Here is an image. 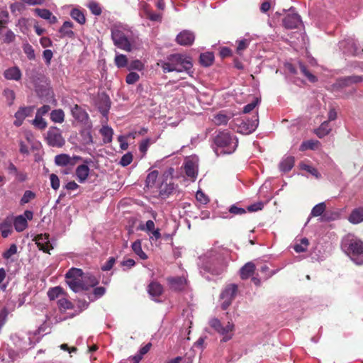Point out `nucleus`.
Masks as SVG:
<instances>
[{
  "mask_svg": "<svg viewBox=\"0 0 363 363\" xmlns=\"http://www.w3.org/2000/svg\"><path fill=\"white\" fill-rule=\"evenodd\" d=\"M341 249L354 264H363V241L347 235L342 240Z\"/></svg>",
  "mask_w": 363,
  "mask_h": 363,
  "instance_id": "nucleus-5",
  "label": "nucleus"
},
{
  "mask_svg": "<svg viewBox=\"0 0 363 363\" xmlns=\"http://www.w3.org/2000/svg\"><path fill=\"white\" fill-rule=\"evenodd\" d=\"M340 48L344 53L359 55L363 52V49L353 38H348L339 43Z\"/></svg>",
  "mask_w": 363,
  "mask_h": 363,
  "instance_id": "nucleus-12",
  "label": "nucleus"
},
{
  "mask_svg": "<svg viewBox=\"0 0 363 363\" xmlns=\"http://www.w3.org/2000/svg\"><path fill=\"white\" fill-rule=\"evenodd\" d=\"M147 292L152 300L157 301V298L163 292L162 286L157 281H152L147 286Z\"/></svg>",
  "mask_w": 363,
  "mask_h": 363,
  "instance_id": "nucleus-25",
  "label": "nucleus"
},
{
  "mask_svg": "<svg viewBox=\"0 0 363 363\" xmlns=\"http://www.w3.org/2000/svg\"><path fill=\"white\" fill-rule=\"evenodd\" d=\"M199 268L202 276L210 280L208 274L212 276L222 274L226 269V263L220 253L211 250L200 257Z\"/></svg>",
  "mask_w": 363,
  "mask_h": 363,
  "instance_id": "nucleus-1",
  "label": "nucleus"
},
{
  "mask_svg": "<svg viewBox=\"0 0 363 363\" xmlns=\"http://www.w3.org/2000/svg\"><path fill=\"white\" fill-rule=\"evenodd\" d=\"M114 62L118 68L125 67L128 65L127 57L123 54H116Z\"/></svg>",
  "mask_w": 363,
  "mask_h": 363,
  "instance_id": "nucleus-51",
  "label": "nucleus"
},
{
  "mask_svg": "<svg viewBox=\"0 0 363 363\" xmlns=\"http://www.w3.org/2000/svg\"><path fill=\"white\" fill-rule=\"evenodd\" d=\"M34 12L41 18L48 20L50 24H55L57 21V18L48 9L37 8L34 9Z\"/></svg>",
  "mask_w": 363,
  "mask_h": 363,
  "instance_id": "nucleus-26",
  "label": "nucleus"
},
{
  "mask_svg": "<svg viewBox=\"0 0 363 363\" xmlns=\"http://www.w3.org/2000/svg\"><path fill=\"white\" fill-rule=\"evenodd\" d=\"M116 262V259L113 257H111L108 259L101 266L102 271L111 270Z\"/></svg>",
  "mask_w": 363,
  "mask_h": 363,
  "instance_id": "nucleus-64",
  "label": "nucleus"
},
{
  "mask_svg": "<svg viewBox=\"0 0 363 363\" xmlns=\"http://www.w3.org/2000/svg\"><path fill=\"white\" fill-rule=\"evenodd\" d=\"M82 159L80 156L71 157L67 154H60L55 157V163L60 167L74 166L77 160H81Z\"/></svg>",
  "mask_w": 363,
  "mask_h": 363,
  "instance_id": "nucleus-19",
  "label": "nucleus"
},
{
  "mask_svg": "<svg viewBox=\"0 0 363 363\" xmlns=\"http://www.w3.org/2000/svg\"><path fill=\"white\" fill-rule=\"evenodd\" d=\"M36 244L39 250L44 252L50 253V251L53 249L48 234L38 235L36 238Z\"/></svg>",
  "mask_w": 363,
  "mask_h": 363,
  "instance_id": "nucleus-23",
  "label": "nucleus"
},
{
  "mask_svg": "<svg viewBox=\"0 0 363 363\" xmlns=\"http://www.w3.org/2000/svg\"><path fill=\"white\" fill-rule=\"evenodd\" d=\"M169 288L174 291H182L186 286V279L184 277H170L167 278Z\"/></svg>",
  "mask_w": 363,
  "mask_h": 363,
  "instance_id": "nucleus-20",
  "label": "nucleus"
},
{
  "mask_svg": "<svg viewBox=\"0 0 363 363\" xmlns=\"http://www.w3.org/2000/svg\"><path fill=\"white\" fill-rule=\"evenodd\" d=\"M91 99L103 116L107 117L111 107V100L106 92H94Z\"/></svg>",
  "mask_w": 363,
  "mask_h": 363,
  "instance_id": "nucleus-9",
  "label": "nucleus"
},
{
  "mask_svg": "<svg viewBox=\"0 0 363 363\" xmlns=\"http://www.w3.org/2000/svg\"><path fill=\"white\" fill-rule=\"evenodd\" d=\"M235 114L229 110H221L213 116L212 121L216 125H225L232 119Z\"/></svg>",
  "mask_w": 363,
  "mask_h": 363,
  "instance_id": "nucleus-16",
  "label": "nucleus"
},
{
  "mask_svg": "<svg viewBox=\"0 0 363 363\" xmlns=\"http://www.w3.org/2000/svg\"><path fill=\"white\" fill-rule=\"evenodd\" d=\"M4 76L6 79L18 80L21 77V72L18 67H13L6 69Z\"/></svg>",
  "mask_w": 363,
  "mask_h": 363,
  "instance_id": "nucleus-30",
  "label": "nucleus"
},
{
  "mask_svg": "<svg viewBox=\"0 0 363 363\" xmlns=\"http://www.w3.org/2000/svg\"><path fill=\"white\" fill-rule=\"evenodd\" d=\"M70 16L81 25L86 23V18L84 13L78 9H73L70 12Z\"/></svg>",
  "mask_w": 363,
  "mask_h": 363,
  "instance_id": "nucleus-40",
  "label": "nucleus"
},
{
  "mask_svg": "<svg viewBox=\"0 0 363 363\" xmlns=\"http://www.w3.org/2000/svg\"><path fill=\"white\" fill-rule=\"evenodd\" d=\"M133 161V155L131 152H127L123 155L119 162V164L122 167H126L129 165Z\"/></svg>",
  "mask_w": 363,
  "mask_h": 363,
  "instance_id": "nucleus-59",
  "label": "nucleus"
},
{
  "mask_svg": "<svg viewBox=\"0 0 363 363\" xmlns=\"http://www.w3.org/2000/svg\"><path fill=\"white\" fill-rule=\"evenodd\" d=\"M132 250L140 259L143 260L147 259V255L143 252L142 249L141 241L140 240H135L132 244Z\"/></svg>",
  "mask_w": 363,
  "mask_h": 363,
  "instance_id": "nucleus-38",
  "label": "nucleus"
},
{
  "mask_svg": "<svg viewBox=\"0 0 363 363\" xmlns=\"http://www.w3.org/2000/svg\"><path fill=\"white\" fill-rule=\"evenodd\" d=\"M348 220L352 224H358L363 222V207L354 208L351 212Z\"/></svg>",
  "mask_w": 363,
  "mask_h": 363,
  "instance_id": "nucleus-29",
  "label": "nucleus"
},
{
  "mask_svg": "<svg viewBox=\"0 0 363 363\" xmlns=\"http://www.w3.org/2000/svg\"><path fill=\"white\" fill-rule=\"evenodd\" d=\"M255 270V265L253 262H249L244 264L240 269V275L242 279H247L250 277Z\"/></svg>",
  "mask_w": 363,
  "mask_h": 363,
  "instance_id": "nucleus-27",
  "label": "nucleus"
},
{
  "mask_svg": "<svg viewBox=\"0 0 363 363\" xmlns=\"http://www.w3.org/2000/svg\"><path fill=\"white\" fill-rule=\"evenodd\" d=\"M326 208L324 202L316 204L311 210V215L314 217L320 216L323 214Z\"/></svg>",
  "mask_w": 363,
  "mask_h": 363,
  "instance_id": "nucleus-47",
  "label": "nucleus"
},
{
  "mask_svg": "<svg viewBox=\"0 0 363 363\" xmlns=\"http://www.w3.org/2000/svg\"><path fill=\"white\" fill-rule=\"evenodd\" d=\"M200 63L205 66L208 67L210 66L213 60H214V55L212 52H204L200 55Z\"/></svg>",
  "mask_w": 363,
  "mask_h": 363,
  "instance_id": "nucleus-41",
  "label": "nucleus"
},
{
  "mask_svg": "<svg viewBox=\"0 0 363 363\" xmlns=\"http://www.w3.org/2000/svg\"><path fill=\"white\" fill-rule=\"evenodd\" d=\"M158 65L164 73L186 72L190 73L193 67L192 59L187 55L175 53L168 55L164 60H160Z\"/></svg>",
  "mask_w": 363,
  "mask_h": 363,
  "instance_id": "nucleus-3",
  "label": "nucleus"
},
{
  "mask_svg": "<svg viewBox=\"0 0 363 363\" xmlns=\"http://www.w3.org/2000/svg\"><path fill=\"white\" fill-rule=\"evenodd\" d=\"M152 141L150 138H146L142 140L139 145V150L140 152L145 155Z\"/></svg>",
  "mask_w": 363,
  "mask_h": 363,
  "instance_id": "nucleus-60",
  "label": "nucleus"
},
{
  "mask_svg": "<svg viewBox=\"0 0 363 363\" xmlns=\"http://www.w3.org/2000/svg\"><path fill=\"white\" fill-rule=\"evenodd\" d=\"M84 280L85 283V291L88 290L90 287H94L98 284L99 281L96 277L89 273L84 274Z\"/></svg>",
  "mask_w": 363,
  "mask_h": 363,
  "instance_id": "nucleus-39",
  "label": "nucleus"
},
{
  "mask_svg": "<svg viewBox=\"0 0 363 363\" xmlns=\"http://www.w3.org/2000/svg\"><path fill=\"white\" fill-rule=\"evenodd\" d=\"M36 197V194L35 192L30 190H26L23 193L21 200H20V204L21 206H23L28 203H29L30 201L34 199Z\"/></svg>",
  "mask_w": 363,
  "mask_h": 363,
  "instance_id": "nucleus-46",
  "label": "nucleus"
},
{
  "mask_svg": "<svg viewBox=\"0 0 363 363\" xmlns=\"http://www.w3.org/2000/svg\"><path fill=\"white\" fill-rule=\"evenodd\" d=\"M298 67L301 72L308 79L310 82H315L317 81V77L311 73L306 68V67L301 62H298Z\"/></svg>",
  "mask_w": 363,
  "mask_h": 363,
  "instance_id": "nucleus-45",
  "label": "nucleus"
},
{
  "mask_svg": "<svg viewBox=\"0 0 363 363\" xmlns=\"http://www.w3.org/2000/svg\"><path fill=\"white\" fill-rule=\"evenodd\" d=\"M282 23L286 28H296L301 23V16L293 9H291L289 13L283 18Z\"/></svg>",
  "mask_w": 363,
  "mask_h": 363,
  "instance_id": "nucleus-15",
  "label": "nucleus"
},
{
  "mask_svg": "<svg viewBox=\"0 0 363 363\" xmlns=\"http://www.w3.org/2000/svg\"><path fill=\"white\" fill-rule=\"evenodd\" d=\"M158 177V171L154 170L151 172H150L145 180V185L147 187L152 186L155 183L157 178Z\"/></svg>",
  "mask_w": 363,
  "mask_h": 363,
  "instance_id": "nucleus-53",
  "label": "nucleus"
},
{
  "mask_svg": "<svg viewBox=\"0 0 363 363\" xmlns=\"http://www.w3.org/2000/svg\"><path fill=\"white\" fill-rule=\"evenodd\" d=\"M340 213L337 211H327L323 214V220L325 221L335 220L340 218Z\"/></svg>",
  "mask_w": 363,
  "mask_h": 363,
  "instance_id": "nucleus-57",
  "label": "nucleus"
},
{
  "mask_svg": "<svg viewBox=\"0 0 363 363\" xmlns=\"http://www.w3.org/2000/svg\"><path fill=\"white\" fill-rule=\"evenodd\" d=\"M17 252V246L15 244L10 245L9 248L3 253L4 259H9Z\"/></svg>",
  "mask_w": 363,
  "mask_h": 363,
  "instance_id": "nucleus-63",
  "label": "nucleus"
},
{
  "mask_svg": "<svg viewBox=\"0 0 363 363\" xmlns=\"http://www.w3.org/2000/svg\"><path fill=\"white\" fill-rule=\"evenodd\" d=\"M294 165V157L292 156H287L284 158L279 164V168L281 172H289Z\"/></svg>",
  "mask_w": 363,
  "mask_h": 363,
  "instance_id": "nucleus-31",
  "label": "nucleus"
},
{
  "mask_svg": "<svg viewBox=\"0 0 363 363\" xmlns=\"http://www.w3.org/2000/svg\"><path fill=\"white\" fill-rule=\"evenodd\" d=\"M363 80L362 77L352 75L339 78L336 82V86L338 88L343 89L349 87L354 84H357Z\"/></svg>",
  "mask_w": 363,
  "mask_h": 363,
  "instance_id": "nucleus-21",
  "label": "nucleus"
},
{
  "mask_svg": "<svg viewBox=\"0 0 363 363\" xmlns=\"http://www.w3.org/2000/svg\"><path fill=\"white\" fill-rule=\"evenodd\" d=\"M23 49L24 53L26 55L27 57L29 60H35V51H34V49L33 48V47L30 44H28V43L24 44L23 46Z\"/></svg>",
  "mask_w": 363,
  "mask_h": 363,
  "instance_id": "nucleus-58",
  "label": "nucleus"
},
{
  "mask_svg": "<svg viewBox=\"0 0 363 363\" xmlns=\"http://www.w3.org/2000/svg\"><path fill=\"white\" fill-rule=\"evenodd\" d=\"M66 283L74 292L85 291L84 272L81 269L72 267L65 274Z\"/></svg>",
  "mask_w": 363,
  "mask_h": 363,
  "instance_id": "nucleus-7",
  "label": "nucleus"
},
{
  "mask_svg": "<svg viewBox=\"0 0 363 363\" xmlns=\"http://www.w3.org/2000/svg\"><path fill=\"white\" fill-rule=\"evenodd\" d=\"M82 141L84 145H88L93 143L92 135L89 130H84L81 132Z\"/></svg>",
  "mask_w": 363,
  "mask_h": 363,
  "instance_id": "nucleus-52",
  "label": "nucleus"
},
{
  "mask_svg": "<svg viewBox=\"0 0 363 363\" xmlns=\"http://www.w3.org/2000/svg\"><path fill=\"white\" fill-rule=\"evenodd\" d=\"M238 285L235 284H230L227 285L222 291L220 298V307L223 310H226L232 303L233 301L238 293Z\"/></svg>",
  "mask_w": 363,
  "mask_h": 363,
  "instance_id": "nucleus-10",
  "label": "nucleus"
},
{
  "mask_svg": "<svg viewBox=\"0 0 363 363\" xmlns=\"http://www.w3.org/2000/svg\"><path fill=\"white\" fill-rule=\"evenodd\" d=\"M90 162H91V160L86 159L84 161V164L79 165L75 169L76 178L81 184L84 183L89 177L90 169L88 164Z\"/></svg>",
  "mask_w": 363,
  "mask_h": 363,
  "instance_id": "nucleus-18",
  "label": "nucleus"
},
{
  "mask_svg": "<svg viewBox=\"0 0 363 363\" xmlns=\"http://www.w3.org/2000/svg\"><path fill=\"white\" fill-rule=\"evenodd\" d=\"M252 40L250 38H246L236 41L238 45L236 48V52L239 55H242L245 50H246L250 44Z\"/></svg>",
  "mask_w": 363,
  "mask_h": 363,
  "instance_id": "nucleus-35",
  "label": "nucleus"
},
{
  "mask_svg": "<svg viewBox=\"0 0 363 363\" xmlns=\"http://www.w3.org/2000/svg\"><path fill=\"white\" fill-rule=\"evenodd\" d=\"M106 292V289L103 286H98L94 289L93 294L89 296L91 301H94L102 297Z\"/></svg>",
  "mask_w": 363,
  "mask_h": 363,
  "instance_id": "nucleus-50",
  "label": "nucleus"
},
{
  "mask_svg": "<svg viewBox=\"0 0 363 363\" xmlns=\"http://www.w3.org/2000/svg\"><path fill=\"white\" fill-rule=\"evenodd\" d=\"M99 133L103 137V142L104 143H109L112 141L113 130L111 127L108 125H103Z\"/></svg>",
  "mask_w": 363,
  "mask_h": 363,
  "instance_id": "nucleus-32",
  "label": "nucleus"
},
{
  "mask_svg": "<svg viewBox=\"0 0 363 363\" xmlns=\"http://www.w3.org/2000/svg\"><path fill=\"white\" fill-rule=\"evenodd\" d=\"M71 113L76 121L84 125L90 126L89 115L81 106L74 105L71 108Z\"/></svg>",
  "mask_w": 363,
  "mask_h": 363,
  "instance_id": "nucleus-17",
  "label": "nucleus"
},
{
  "mask_svg": "<svg viewBox=\"0 0 363 363\" xmlns=\"http://www.w3.org/2000/svg\"><path fill=\"white\" fill-rule=\"evenodd\" d=\"M213 145L217 155H230L236 150L238 139L228 131H219L213 138Z\"/></svg>",
  "mask_w": 363,
  "mask_h": 363,
  "instance_id": "nucleus-4",
  "label": "nucleus"
},
{
  "mask_svg": "<svg viewBox=\"0 0 363 363\" xmlns=\"http://www.w3.org/2000/svg\"><path fill=\"white\" fill-rule=\"evenodd\" d=\"M50 120L54 123H62L65 121V113L62 109H55L50 113Z\"/></svg>",
  "mask_w": 363,
  "mask_h": 363,
  "instance_id": "nucleus-37",
  "label": "nucleus"
},
{
  "mask_svg": "<svg viewBox=\"0 0 363 363\" xmlns=\"http://www.w3.org/2000/svg\"><path fill=\"white\" fill-rule=\"evenodd\" d=\"M33 213L30 210L24 211L23 214L17 216H13V226L17 232H23L28 227V220L33 219Z\"/></svg>",
  "mask_w": 363,
  "mask_h": 363,
  "instance_id": "nucleus-14",
  "label": "nucleus"
},
{
  "mask_svg": "<svg viewBox=\"0 0 363 363\" xmlns=\"http://www.w3.org/2000/svg\"><path fill=\"white\" fill-rule=\"evenodd\" d=\"M32 124L39 130H44L47 127V123L43 116L35 114V118L32 121Z\"/></svg>",
  "mask_w": 363,
  "mask_h": 363,
  "instance_id": "nucleus-48",
  "label": "nucleus"
},
{
  "mask_svg": "<svg viewBox=\"0 0 363 363\" xmlns=\"http://www.w3.org/2000/svg\"><path fill=\"white\" fill-rule=\"evenodd\" d=\"M45 140L48 145L54 147H61L65 143V140L62 135L61 130L55 126L49 128L46 134Z\"/></svg>",
  "mask_w": 363,
  "mask_h": 363,
  "instance_id": "nucleus-11",
  "label": "nucleus"
},
{
  "mask_svg": "<svg viewBox=\"0 0 363 363\" xmlns=\"http://www.w3.org/2000/svg\"><path fill=\"white\" fill-rule=\"evenodd\" d=\"M199 159L196 156L186 157L183 165L186 175L194 180L198 174Z\"/></svg>",
  "mask_w": 363,
  "mask_h": 363,
  "instance_id": "nucleus-13",
  "label": "nucleus"
},
{
  "mask_svg": "<svg viewBox=\"0 0 363 363\" xmlns=\"http://www.w3.org/2000/svg\"><path fill=\"white\" fill-rule=\"evenodd\" d=\"M208 323L215 331L223 337L222 342H225L232 339L234 331L233 323L228 322L225 325H223L220 320L216 318L210 319Z\"/></svg>",
  "mask_w": 363,
  "mask_h": 363,
  "instance_id": "nucleus-8",
  "label": "nucleus"
},
{
  "mask_svg": "<svg viewBox=\"0 0 363 363\" xmlns=\"http://www.w3.org/2000/svg\"><path fill=\"white\" fill-rule=\"evenodd\" d=\"M261 97L260 96H254L252 101L246 104L242 109L244 113H248L255 110L260 104Z\"/></svg>",
  "mask_w": 363,
  "mask_h": 363,
  "instance_id": "nucleus-34",
  "label": "nucleus"
},
{
  "mask_svg": "<svg viewBox=\"0 0 363 363\" xmlns=\"http://www.w3.org/2000/svg\"><path fill=\"white\" fill-rule=\"evenodd\" d=\"M259 125V116L257 110L255 111V115L251 118H233L229 123L230 128L233 130L243 134L249 135L252 133Z\"/></svg>",
  "mask_w": 363,
  "mask_h": 363,
  "instance_id": "nucleus-6",
  "label": "nucleus"
},
{
  "mask_svg": "<svg viewBox=\"0 0 363 363\" xmlns=\"http://www.w3.org/2000/svg\"><path fill=\"white\" fill-rule=\"evenodd\" d=\"M174 190V184L172 182H162L159 187V194L162 199L167 198Z\"/></svg>",
  "mask_w": 363,
  "mask_h": 363,
  "instance_id": "nucleus-28",
  "label": "nucleus"
},
{
  "mask_svg": "<svg viewBox=\"0 0 363 363\" xmlns=\"http://www.w3.org/2000/svg\"><path fill=\"white\" fill-rule=\"evenodd\" d=\"M195 40V35L193 32L184 30L180 32L176 38L178 44L183 46L191 45Z\"/></svg>",
  "mask_w": 363,
  "mask_h": 363,
  "instance_id": "nucleus-22",
  "label": "nucleus"
},
{
  "mask_svg": "<svg viewBox=\"0 0 363 363\" xmlns=\"http://www.w3.org/2000/svg\"><path fill=\"white\" fill-rule=\"evenodd\" d=\"M33 108L31 107H22L20 108L15 113V118L24 120L26 117L30 115Z\"/></svg>",
  "mask_w": 363,
  "mask_h": 363,
  "instance_id": "nucleus-42",
  "label": "nucleus"
},
{
  "mask_svg": "<svg viewBox=\"0 0 363 363\" xmlns=\"http://www.w3.org/2000/svg\"><path fill=\"white\" fill-rule=\"evenodd\" d=\"M86 6L89 9L91 13L95 16H100L102 13V9L99 3L95 1H89Z\"/></svg>",
  "mask_w": 363,
  "mask_h": 363,
  "instance_id": "nucleus-43",
  "label": "nucleus"
},
{
  "mask_svg": "<svg viewBox=\"0 0 363 363\" xmlns=\"http://www.w3.org/2000/svg\"><path fill=\"white\" fill-rule=\"evenodd\" d=\"M301 169L303 170H306V172L310 173L311 175L315 177L316 179H319L321 177V175L318 172V169L311 165H308L306 164H301Z\"/></svg>",
  "mask_w": 363,
  "mask_h": 363,
  "instance_id": "nucleus-55",
  "label": "nucleus"
},
{
  "mask_svg": "<svg viewBox=\"0 0 363 363\" xmlns=\"http://www.w3.org/2000/svg\"><path fill=\"white\" fill-rule=\"evenodd\" d=\"M309 245L308 240L306 238H303L301 240L299 243H296L294 245V250L296 252H304L307 250Z\"/></svg>",
  "mask_w": 363,
  "mask_h": 363,
  "instance_id": "nucleus-44",
  "label": "nucleus"
},
{
  "mask_svg": "<svg viewBox=\"0 0 363 363\" xmlns=\"http://www.w3.org/2000/svg\"><path fill=\"white\" fill-rule=\"evenodd\" d=\"M13 216H7L0 223V232L4 238L9 237L13 232Z\"/></svg>",
  "mask_w": 363,
  "mask_h": 363,
  "instance_id": "nucleus-24",
  "label": "nucleus"
},
{
  "mask_svg": "<svg viewBox=\"0 0 363 363\" xmlns=\"http://www.w3.org/2000/svg\"><path fill=\"white\" fill-rule=\"evenodd\" d=\"M63 294V289L60 286L51 288L48 291V296L50 300H55Z\"/></svg>",
  "mask_w": 363,
  "mask_h": 363,
  "instance_id": "nucleus-49",
  "label": "nucleus"
},
{
  "mask_svg": "<svg viewBox=\"0 0 363 363\" xmlns=\"http://www.w3.org/2000/svg\"><path fill=\"white\" fill-rule=\"evenodd\" d=\"M111 39L118 48L131 52L137 48L136 37L131 28L122 23H116L111 28Z\"/></svg>",
  "mask_w": 363,
  "mask_h": 363,
  "instance_id": "nucleus-2",
  "label": "nucleus"
},
{
  "mask_svg": "<svg viewBox=\"0 0 363 363\" xmlns=\"http://www.w3.org/2000/svg\"><path fill=\"white\" fill-rule=\"evenodd\" d=\"M331 130L328 121H324L321 123L320 127L315 130V134L320 138H322L327 135Z\"/></svg>",
  "mask_w": 363,
  "mask_h": 363,
  "instance_id": "nucleus-36",
  "label": "nucleus"
},
{
  "mask_svg": "<svg viewBox=\"0 0 363 363\" xmlns=\"http://www.w3.org/2000/svg\"><path fill=\"white\" fill-rule=\"evenodd\" d=\"M319 142L318 140H307L302 143L300 147V150L303 151L308 149L314 150L318 147Z\"/></svg>",
  "mask_w": 363,
  "mask_h": 363,
  "instance_id": "nucleus-54",
  "label": "nucleus"
},
{
  "mask_svg": "<svg viewBox=\"0 0 363 363\" xmlns=\"http://www.w3.org/2000/svg\"><path fill=\"white\" fill-rule=\"evenodd\" d=\"M247 210L244 208L239 207L235 204H233L230 206L229 212L234 215H242L245 213Z\"/></svg>",
  "mask_w": 363,
  "mask_h": 363,
  "instance_id": "nucleus-61",
  "label": "nucleus"
},
{
  "mask_svg": "<svg viewBox=\"0 0 363 363\" xmlns=\"http://www.w3.org/2000/svg\"><path fill=\"white\" fill-rule=\"evenodd\" d=\"M73 23L71 21H65L62 27L60 28V33L62 37L73 38L74 32L72 30Z\"/></svg>",
  "mask_w": 363,
  "mask_h": 363,
  "instance_id": "nucleus-33",
  "label": "nucleus"
},
{
  "mask_svg": "<svg viewBox=\"0 0 363 363\" xmlns=\"http://www.w3.org/2000/svg\"><path fill=\"white\" fill-rule=\"evenodd\" d=\"M4 165L7 173L10 175L14 176L18 170L17 167L13 163L11 160H8L7 162H4Z\"/></svg>",
  "mask_w": 363,
  "mask_h": 363,
  "instance_id": "nucleus-56",
  "label": "nucleus"
},
{
  "mask_svg": "<svg viewBox=\"0 0 363 363\" xmlns=\"http://www.w3.org/2000/svg\"><path fill=\"white\" fill-rule=\"evenodd\" d=\"M50 186L54 190H57L60 187V182L59 177L55 174L50 175Z\"/></svg>",
  "mask_w": 363,
  "mask_h": 363,
  "instance_id": "nucleus-62",
  "label": "nucleus"
}]
</instances>
